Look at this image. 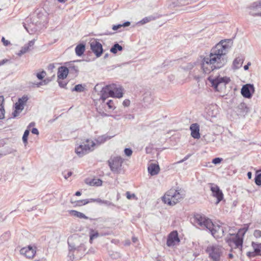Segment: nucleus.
I'll list each match as a JSON object with an SVG mask.
<instances>
[{
    "mask_svg": "<svg viewBox=\"0 0 261 261\" xmlns=\"http://www.w3.org/2000/svg\"><path fill=\"white\" fill-rule=\"evenodd\" d=\"M232 41L230 39L221 40L211 50L209 55L205 57L202 63L203 72L209 74L215 69L223 67L227 63L226 55L231 46Z\"/></svg>",
    "mask_w": 261,
    "mask_h": 261,
    "instance_id": "obj_1",
    "label": "nucleus"
},
{
    "mask_svg": "<svg viewBox=\"0 0 261 261\" xmlns=\"http://www.w3.org/2000/svg\"><path fill=\"white\" fill-rule=\"evenodd\" d=\"M185 197L181 190L171 189L168 191L162 197V200L169 205L173 206L179 202Z\"/></svg>",
    "mask_w": 261,
    "mask_h": 261,
    "instance_id": "obj_2",
    "label": "nucleus"
},
{
    "mask_svg": "<svg viewBox=\"0 0 261 261\" xmlns=\"http://www.w3.org/2000/svg\"><path fill=\"white\" fill-rule=\"evenodd\" d=\"M96 143L91 139H87L83 141L82 144L75 148V152L79 157L94 150Z\"/></svg>",
    "mask_w": 261,
    "mask_h": 261,
    "instance_id": "obj_3",
    "label": "nucleus"
},
{
    "mask_svg": "<svg viewBox=\"0 0 261 261\" xmlns=\"http://www.w3.org/2000/svg\"><path fill=\"white\" fill-rule=\"evenodd\" d=\"M244 237L238 232L237 234L229 233L225 239L226 242L228 245L234 249H238L240 252L242 251Z\"/></svg>",
    "mask_w": 261,
    "mask_h": 261,
    "instance_id": "obj_4",
    "label": "nucleus"
},
{
    "mask_svg": "<svg viewBox=\"0 0 261 261\" xmlns=\"http://www.w3.org/2000/svg\"><path fill=\"white\" fill-rule=\"evenodd\" d=\"M207 80L211 83L212 86L217 91H220L222 89L225 88L226 85L230 81L228 77H221L219 75L216 77L210 75Z\"/></svg>",
    "mask_w": 261,
    "mask_h": 261,
    "instance_id": "obj_5",
    "label": "nucleus"
},
{
    "mask_svg": "<svg viewBox=\"0 0 261 261\" xmlns=\"http://www.w3.org/2000/svg\"><path fill=\"white\" fill-rule=\"evenodd\" d=\"M224 248L221 245L213 244L208 246L206 250L209 257L214 261H219Z\"/></svg>",
    "mask_w": 261,
    "mask_h": 261,
    "instance_id": "obj_6",
    "label": "nucleus"
},
{
    "mask_svg": "<svg viewBox=\"0 0 261 261\" xmlns=\"http://www.w3.org/2000/svg\"><path fill=\"white\" fill-rule=\"evenodd\" d=\"M194 223L195 226L201 229H207L213 225V222L210 219L199 214L194 215Z\"/></svg>",
    "mask_w": 261,
    "mask_h": 261,
    "instance_id": "obj_7",
    "label": "nucleus"
},
{
    "mask_svg": "<svg viewBox=\"0 0 261 261\" xmlns=\"http://www.w3.org/2000/svg\"><path fill=\"white\" fill-rule=\"evenodd\" d=\"M194 223L195 226L201 229H207L213 225V222L210 219L199 214L194 215Z\"/></svg>",
    "mask_w": 261,
    "mask_h": 261,
    "instance_id": "obj_8",
    "label": "nucleus"
},
{
    "mask_svg": "<svg viewBox=\"0 0 261 261\" xmlns=\"http://www.w3.org/2000/svg\"><path fill=\"white\" fill-rule=\"evenodd\" d=\"M111 171L115 173H119L122 164L123 162V159L120 156H112L108 161Z\"/></svg>",
    "mask_w": 261,
    "mask_h": 261,
    "instance_id": "obj_9",
    "label": "nucleus"
},
{
    "mask_svg": "<svg viewBox=\"0 0 261 261\" xmlns=\"http://www.w3.org/2000/svg\"><path fill=\"white\" fill-rule=\"evenodd\" d=\"M28 99L29 98L26 95H24L18 99V101L15 104V110L12 113L14 117H16L19 115L20 113L23 110L24 105Z\"/></svg>",
    "mask_w": 261,
    "mask_h": 261,
    "instance_id": "obj_10",
    "label": "nucleus"
},
{
    "mask_svg": "<svg viewBox=\"0 0 261 261\" xmlns=\"http://www.w3.org/2000/svg\"><path fill=\"white\" fill-rule=\"evenodd\" d=\"M224 229L225 227H223L218 224H214L213 223V225L211 226L210 227H208L207 229L211 232L212 235L216 239L221 238L224 236Z\"/></svg>",
    "mask_w": 261,
    "mask_h": 261,
    "instance_id": "obj_11",
    "label": "nucleus"
},
{
    "mask_svg": "<svg viewBox=\"0 0 261 261\" xmlns=\"http://www.w3.org/2000/svg\"><path fill=\"white\" fill-rule=\"evenodd\" d=\"M109 88V94L111 97L121 98L123 96V89L120 85L115 84L108 85Z\"/></svg>",
    "mask_w": 261,
    "mask_h": 261,
    "instance_id": "obj_12",
    "label": "nucleus"
},
{
    "mask_svg": "<svg viewBox=\"0 0 261 261\" xmlns=\"http://www.w3.org/2000/svg\"><path fill=\"white\" fill-rule=\"evenodd\" d=\"M209 185L211 186L210 188L212 192L213 196L217 198V204H218L223 199V194L217 185L212 183H210Z\"/></svg>",
    "mask_w": 261,
    "mask_h": 261,
    "instance_id": "obj_13",
    "label": "nucleus"
},
{
    "mask_svg": "<svg viewBox=\"0 0 261 261\" xmlns=\"http://www.w3.org/2000/svg\"><path fill=\"white\" fill-rule=\"evenodd\" d=\"M180 242L176 231L171 232L168 236L167 241V245L168 247H173Z\"/></svg>",
    "mask_w": 261,
    "mask_h": 261,
    "instance_id": "obj_14",
    "label": "nucleus"
},
{
    "mask_svg": "<svg viewBox=\"0 0 261 261\" xmlns=\"http://www.w3.org/2000/svg\"><path fill=\"white\" fill-rule=\"evenodd\" d=\"M36 247L28 246L21 248L20 250L21 254L24 255L29 258H32L35 256L36 252Z\"/></svg>",
    "mask_w": 261,
    "mask_h": 261,
    "instance_id": "obj_15",
    "label": "nucleus"
},
{
    "mask_svg": "<svg viewBox=\"0 0 261 261\" xmlns=\"http://www.w3.org/2000/svg\"><path fill=\"white\" fill-rule=\"evenodd\" d=\"M90 47L92 51L97 57L101 55L103 49L102 45L100 42L93 40L90 42Z\"/></svg>",
    "mask_w": 261,
    "mask_h": 261,
    "instance_id": "obj_16",
    "label": "nucleus"
},
{
    "mask_svg": "<svg viewBox=\"0 0 261 261\" xmlns=\"http://www.w3.org/2000/svg\"><path fill=\"white\" fill-rule=\"evenodd\" d=\"M254 91V88L253 85L246 84L242 88L241 94L244 97L250 98L252 97Z\"/></svg>",
    "mask_w": 261,
    "mask_h": 261,
    "instance_id": "obj_17",
    "label": "nucleus"
},
{
    "mask_svg": "<svg viewBox=\"0 0 261 261\" xmlns=\"http://www.w3.org/2000/svg\"><path fill=\"white\" fill-rule=\"evenodd\" d=\"M259 8H261V0L253 3L249 7L250 10V15L253 16H261V12H256V11Z\"/></svg>",
    "mask_w": 261,
    "mask_h": 261,
    "instance_id": "obj_18",
    "label": "nucleus"
},
{
    "mask_svg": "<svg viewBox=\"0 0 261 261\" xmlns=\"http://www.w3.org/2000/svg\"><path fill=\"white\" fill-rule=\"evenodd\" d=\"M68 244L70 251L74 252L75 251H77V252H79L81 255H83L86 250V247L84 244L81 243L80 245L76 246L74 244L70 243L69 241L68 242Z\"/></svg>",
    "mask_w": 261,
    "mask_h": 261,
    "instance_id": "obj_19",
    "label": "nucleus"
},
{
    "mask_svg": "<svg viewBox=\"0 0 261 261\" xmlns=\"http://www.w3.org/2000/svg\"><path fill=\"white\" fill-rule=\"evenodd\" d=\"M35 39H33L31 41H30L28 44H25L23 47H21L20 51L17 53V55L20 57L23 54H24L25 53H27L29 50L31 49V48L33 47L35 44Z\"/></svg>",
    "mask_w": 261,
    "mask_h": 261,
    "instance_id": "obj_20",
    "label": "nucleus"
},
{
    "mask_svg": "<svg viewBox=\"0 0 261 261\" xmlns=\"http://www.w3.org/2000/svg\"><path fill=\"white\" fill-rule=\"evenodd\" d=\"M190 130L191 131V135L194 139H199L200 137L199 133V126L197 123H193L190 126Z\"/></svg>",
    "mask_w": 261,
    "mask_h": 261,
    "instance_id": "obj_21",
    "label": "nucleus"
},
{
    "mask_svg": "<svg viewBox=\"0 0 261 261\" xmlns=\"http://www.w3.org/2000/svg\"><path fill=\"white\" fill-rule=\"evenodd\" d=\"M68 74V70L67 67L61 66L58 68V79L64 80L66 78Z\"/></svg>",
    "mask_w": 261,
    "mask_h": 261,
    "instance_id": "obj_22",
    "label": "nucleus"
},
{
    "mask_svg": "<svg viewBox=\"0 0 261 261\" xmlns=\"http://www.w3.org/2000/svg\"><path fill=\"white\" fill-rule=\"evenodd\" d=\"M148 172L151 175H155L158 174L160 171V167L158 165L151 163L148 167Z\"/></svg>",
    "mask_w": 261,
    "mask_h": 261,
    "instance_id": "obj_23",
    "label": "nucleus"
},
{
    "mask_svg": "<svg viewBox=\"0 0 261 261\" xmlns=\"http://www.w3.org/2000/svg\"><path fill=\"white\" fill-rule=\"evenodd\" d=\"M109 88L108 85L102 88L100 91V99H102L103 102L109 97L110 96L109 94Z\"/></svg>",
    "mask_w": 261,
    "mask_h": 261,
    "instance_id": "obj_24",
    "label": "nucleus"
},
{
    "mask_svg": "<svg viewBox=\"0 0 261 261\" xmlns=\"http://www.w3.org/2000/svg\"><path fill=\"white\" fill-rule=\"evenodd\" d=\"M89 242L90 244H92L93 240L97 239L100 236V234L97 230L93 229H90L89 230Z\"/></svg>",
    "mask_w": 261,
    "mask_h": 261,
    "instance_id": "obj_25",
    "label": "nucleus"
},
{
    "mask_svg": "<svg viewBox=\"0 0 261 261\" xmlns=\"http://www.w3.org/2000/svg\"><path fill=\"white\" fill-rule=\"evenodd\" d=\"M67 69L68 70V73L72 74L73 75H76L79 71L77 66H75L73 64H68Z\"/></svg>",
    "mask_w": 261,
    "mask_h": 261,
    "instance_id": "obj_26",
    "label": "nucleus"
},
{
    "mask_svg": "<svg viewBox=\"0 0 261 261\" xmlns=\"http://www.w3.org/2000/svg\"><path fill=\"white\" fill-rule=\"evenodd\" d=\"M251 246L253 249V251L258 254V255L261 256V243L252 242Z\"/></svg>",
    "mask_w": 261,
    "mask_h": 261,
    "instance_id": "obj_27",
    "label": "nucleus"
},
{
    "mask_svg": "<svg viewBox=\"0 0 261 261\" xmlns=\"http://www.w3.org/2000/svg\"><path fill=\"white\" fill-rule=\"evenodd\" d=\"M111 138V137H110L108 136L107 134H105L97 137L95 141L98 145H100L101 144L105 143L106 141L110 139Z\"/></svg>",
    "mask_w": 261,
    "mask_h": 261,
    "instance_id": "obj_28",
    "label": "nucleus"
},
{
    "mask_svg": "<svg viewBox=\"0 0 261 261\" xmlns=\"http://www.w3.org/2000/svg\"><path fill=\"white\" fill-rule=\"evenodd\" d=\"M173 7H179L189 4L188 0H172Z\"/></svg>",
    "mask_w": 261,
    "mask_h": 261,
    "instance_id": "obj_29",
    "label": "nucleus"
},
{
    "mask_svg": "<svg viewBox=\"0 0 261 261\" xmlns=\"http://www.w3.org/2000/svg\"><path fill=\"white\" fill-rule=\"evenodd\" d=\"M85 50V46L83 44L77 45L75 48L76 55L78 56H81L84 54Z\"/></svg>",
    "mask_w": 261,
    "mask_h": 261,
    "instance_id": "obj_30",
    "label": "nucleus"
},
{
    "mask_svg": "<svg viewBox=\"0 0 261 261\" xmlns=\"http://www.w3.org/2000/svg\"><path fill=\"white\" fill-rule=\"evenodd\" d=\"M4 98L3 96H0V119L5 117V109L4 107Z\"/></svg>",
    "mask_w": 261,
    "mask_h": 261,
    "instance_id": "obj_31",
    "label": "nucleus"
},
{
    "mask_svg": "<svg viewBox=\"0 0 261 261\" xmlns=\"http://www.w3.org/2000/svg\"><path fill=\"white\" fill-rule=\"evenodd\" d=\"M69 214L72 215L76 217L82 218V219H87L88 217L83 213L77 212L75 210H71L69 211Z\"/></svg>",
    "mask_w": 261,
    "mask_h": 261,
    "instance_id": "obj_32",
    "label": "nucleus"
},
{
    "mask_svg": "<svg viewBox=\"0 0 261 261\" xmlns=\"http://www.w3.org/2000/svg\"><path fill=\"white\" fill-rule=\"evenodd\" d=\"M243 63V59L238 57L234 60L233 62V66L234 68L238 69L242 66Z\"/></svg>",
    "mask_w": 261,
    "mask_h": 261,
    "instance_id": "obj_33",
    "label": "nucleus"
},
{
    "mask_svg": "<svg viewBox=\"0 0 261 261\" xmlns=\"http://www.w3.org/2000/svg\"><path fill=\"white\" fill-rule=\"evenodd\" d=\"M155 19V17L151 15L147 17H145V18H143L141 20L139 21V23L142 24H144L151 21L154 20Z\"/></svg>",
    "mask_w": 261,
    "mask_h": 261,
    "instance_id": "obj_34",
    "label": "nucleus"
},
{
    "mask_svg": "<svg viewBox=\"0 0 261 261\" xmlns=\"http://www.w3.org/2000/svg\"><path fill=\"white\" fill-rule=\"evenodd\" d=\"M88 184L92 186H99L102 185V181L99 179H93L91 180Z\"/></svg>",
    "mask_w": 261,
    "mask_h": 261,
    "instance_id": "obj_35",
    "label": "nucleus"
},
{
    "mask_svg": "<svg viewBox=\"0 0 261 261\" xmlns=\"http://www.w3.org/2000/svg\"><path fill=\"white\" fill-rule=\"evenodd\" d=\"M122 47L118 43L115 44L111 48V52L116 54L118 50L121 51L122 50Z\"/></svg>",
    "mask_w": 261,
    "mask_h": 261,
    "instance_id": "obj_36",
    "label": "nucleus"
},
{
    "mask_svg": "<svg viewBox=\"0 0 261 261\" xmlns=\"http://www.w3.org/2000/svg\"><path fill=\"white\" fill-rule=\"evenodd\" d=\"M249 224H246L244 225V226L239 230L238 233L240 235H241L243 237H244L245 234L248 231L249 228Z\"/></svg>",
    "mask_w": 261,
    "mask_h": 261,
    "instance_id": "obj_37",
    "label": "nucleus"
},
{
    "mask_svg": "<svg viewBox=\"0 0 261 261\" xmlns=\"http://www.w3.org/2000/svg\"><path fill=\"white\" fill-rule=\"evenodd\" d=\"M254 181L256 185L261 186V173H259V171L256 173Z\"/></svg>",
    "mask_w": 261,
    "mask_h": 261,
    "instance_id": "obj_38",
    "label": "nucleus"
},
{
    "mask_svg": "<svg viewBox=\"0 0 261 261\" xmlns=\"http://www.w3.org/2000/svg\"><path fill=\"white\" fill-rule=\"evenodd\" d=\"M97 203H99L100 204H103L105 205H107L108 206H115V204L113 203L112 202L108 201V200H101L100 198H98Z\"/></svg>",
    "mask_w": 261,
    "mask_h": 261,
    "instance_id": "obj_39",
    "label": "nucleus"
},
{
    "mask_svg": "<svg viewBox=\"0 0 261 261\" xmlns=\"http://www.w3.org/2000/svg\"><path fill=\"white\" fill-rule=\"evenodd\" d=\"M74 203H75L76 206H82L89 203V201L88 199H83L76 201Z\"/></svg>",
    "mask_w": 261,
    "mask_h": 261,
    "instance_id": "obj_40",
    "label": "nucleus"
},
{
    "mask_svg": "<svg viewBox=\"0 0 261 261\" xmlns=\"http://www.w3.org/2000/svg\"><path fill=\"white\" fill-rule=\"evenodd\" d=\"M84 90V87L81 84H78L76 85L74 88L72 90V91H76L79 92H81L83 91Z\"/></svg>",
    "mask_w": 261,
    "mask_h": 261,
    "instance_id": "obj_41",
    "label": "nucleus"
},
{
    "mask_svg": "<svg viewBox=\"0 0 261 261\" xmlns=\"http://www.w3.org/2000/svg\"><path fill=\"white\" fill-rule=\"evenodd\" d=\"M30 133V130L29 129H27L24 131L23 137H22V141L24 144L28 143V137Z\"/></svg>",
    "mask_w": 261,
    "mask_h": 261,
    "instance_id": "obj_42",
    "label": "nucleus"
},
{
    "mask_svg": "<svg viewBox=\"0 0 261 261\" xmlns=\"http://www.w3.org/2000/svg\"><path fill=\"white\" fill-rule=\"evenodd\" d=\"M107 105L108 106L109 109L111 110H114L115 109V106L114 103V101L112 100H109L107 103Z\"/></svg>",
    "mask_w": 261,
    "mask_h": 261,
    "instance_id": "obj_43",
    "label": "nucleus"
},
{
    "mask_svg": "<svg viewBox=\"0 0 261 261\" xmlns=\"http://www.w3.org/2000/svg\"><path fill=\"white\" fill-rule=\"evenodd\" d=\"M46 75V72L42 71L36 74V76L39 80H42Z\"/></svg>",
    "mask_w": 261,
    "mask_h": 261,
    "instance_id": "obj_44",
    "label": "nucleus"
},
{
    "mask_svg": "<svg viewBox=\"0 0 261 261\" xmlns=\"http://www.w3.org/2000/svg\"><path fill=\"white\" fill-rule=\"evenodd\" d=\"M246 255L249 258H253L258 255L254 251L247 252Z\"/></svg>",
    "mask_w": 261,
    "mask_h": 261,
    "instance_id": "obj_45",
    "label": "nucleus"
},
{
    "mask_svg": "<svg viewBox=\"0 0 261 261\" xmlns=\"http://www.w3.org/2000/svg\"><path fill=\"white\" fill-rule=\"evenodd\" d=\"M254 236L256 238H259L261 237V231L260 230H255L253 233Z\"/></svg>",
    "mask_w": 261,
    "mask_h": 261,
    "instance_id": "obj_46",
    "label": "nucleus"
},
{
    "mask_svg": "<svg viewBox=\"0 0 261 261\" xmlns=\"http://www.w3.org/2000/svg\"><path fill=\"white\" fill-rule=\"evenodd\" d=\"M124 153L126 156H130L132 154L133 151L130 148H125L124 149Z\"/></svg>",
    "mask_w": 261,
    "mask_h": 261,
    "instance_id": "obj_47",
    "label": "nucleus"
},
{
    "mask_svg": "<svg viewBox=\"0 0 261 261\" xmlns=\"http://www.w3.org/2000/svg\"><path fill=\"white\" fill-rule=\"evenodd\" d=\"M222 161V158H216L212 160V163L214 164H218L221 162Z\"/></svg>",
    "mask_w": 261,
    "mask_h": 261,
    "instance_id": "obj_48",
    "label": "nucleus"
},
{
    "mask_svg": "<svg viewBox=\"0 0 261 261\" xmlns=\"http://www.w3.org/2000/svg\"><path fill=\"white\" fill-rule=\"evenodd\" d=\"M126 195L127 198L128 199H130L132 198H135L136 196L134 194H131L129 192H127L126 193Z\"/></svg>",
    "mask_w": 261,
    "mask_h": 261,
    "instance_id": "obj_49",
    "label": "nucleus"
},
{
    "mask_svg": "<svg viewBox=\"0 0 261 261\" xmlns=\"http://www.w3.org/2000/svg\"><path fill=\"white\" fill-rule=\"evenodd\" d=\"M63 174L64 178L67 179L68 177L71 176L72 172L71 171H68L67 174H66L65 172L63 173Z\"/></svg>",
    "mask_w": 261,
    "mask_h": 261,
    "instance_id": "obj_50",
    "label": "nucleus"
},
{
    "mask_svg": "<svg viewBox=\"0 0 261 261\" xmlns=\"http://www.w3.org/2000/svg\"><path fill=\"white\" fill-rule=\"evenodd\" d=\"M58 83H59V86L62 88H64L67 85V83L66 82L61 81H59V79H58Z\"/></svg>",
    "mask_w": 261,
    "mask_h": 261,
    "instance_id": "obj_51",
    "label": "nucleus"
},
{
    "mask_svg": "<svg viewBox=\"0 0 261 261\" xmlns=\"http://www.w3.org/2000/svg\"><path fill=\"white\" fill-rule=\"evenodd\" d=\"M124 118L125 119H129V120H130V119H133L134 118V117L133 115L132 114H126V115H125L124 116Z\"/></svg>",
    "mask_w": 261,
    "mask_h": 261,
    "instance_id": "obj_52",
    "label": "nucleus"
},
{
    "mask_svg": "<svg viewBox=\"0 0 261 261\" xmlns=\"http://www.w3.org/2000/svg\"><path fill=\"white\" fill-rule=\"evenodd\" d=\"M190 156H191V154L187 155L183 159L177 162V163H181L184 162V161L187 160L190 158Z\"/></svg>",
    "mask_w": 261,
    "mask_h": 261,
    "instance_id": "obj_53",
    "label": "nucleus"
},
{
    "mask_svg": "<svg viewBox=\"0 0 261 261\" xmlns=\"http://www.w3.org/2000/svg\"><path fill=\"white\" fill-rule=\"evenodd\" d=\"M121 28H122V24L114 25L113 26L112 29L114 31H117Z\"/></svg>",
    "mask_w": 261,
    "mask_h": 261,
    "instance_id": "obj_54",
    "label": "nucleus"
},
{
    "mask_svg": "<svg viewBox=\"0 0 261 261\" xmlns=\"http://www.w3.org/2000/svg\"><path fill=\"white\" fill-rule=\"evenodd\" d=\"M130 105V101L128 99H125L123 102V105L125 107H128Z\"/></svg>",
    "mask_w": 261,
    "mask_h": 261,
    "instance_id": "obj_55",
    "label": "nucleus"
},
{
    "mask_svg": "<svg viewBox=\"0 0 261 261\" xmlns=\"http://www.w3.org/2000/svg\"><path fill=\"white\" fill-rule=\"evenodd\" d=\"M2 41L5 46H7L10 44V42L8 40H6L4 37L2 38Z\"/></svg>",
    "mask_w": 261,
    "mask_h": 261,
    "instance_id": "obj_56",
    "label": "nucleus"
},
{
    "mask_svg": "<svg viewBox=\"0 0 261 261\" xmlns=\"http://www.w3.org/2000/svg\"><path fill=\"white\" fill-rule=\"evenodd\" d=\"M32 133L33 134L38 135L39 134V131L36 128H33L32 130Z\"/></svg>",
    "mask_w": 261,
    "mask_h": 261,
    "instance_id": "obj_57",
    "label": "nucleus"
},
{
    "mask_svg": "<svg viewBox=\"0 0 261 261\" xmlns=\"http://www.w3.org/2000/svg\"><path fill=\"white\" fill-rule=\"evenodd\" d=\"M8 62V60L6 59H3V60L0 61V66H2V65H4L5 64L7 63Z\"/></svg>",
    "mask_w": 261,
    "mask_h": 261,
    "instance_id": "obj_58",
    "label": "nucleus"
},
{
    "mask_svg": "<svg viewBox=\"0 0 261 261\" xmlns=\"http://www.w3.org/2000/svg\"><path fill=\"white\" fill-rule=\"evenodd\" d=\"M129 25H130V22H129V21H126V22H124V23H123V24H122V27H128V26H129Z\"/></svg>",
    "mask_w": 261,
    "mask_h": 261,
    "instance_id": "obj_59",
    "label": "nucleus"
},
{
    "mask_svg": "<svg viewBox=\"0 0 261 261\" xmlns=\"http://www.w3.org/2000/svg\"><path fill=\"white\" fill-rule=\"evenodd\" d=\"M251 65L250 62L248 63V64L244 66V69L245 70H247L249 68V66Z\"/></svg>",
    "mask_w": 261,
    "mask_h": 261,
    "instance_id": "obj_60",
    "label": "nucleus"
},
{
    "mask_svg": "<svg viewBox=\"0 0 261 261\" xmlns=\"http://www.w3.org/2000/svg\"><path fill=\"white\" fill-rule=\"evenodd\" d=\"M138 239L137 237H132V241L133 243H135L137 242H138Z\"/></svg>",
    "mask_w": 261,
    "mask_h": 261,
    "instance_id": "obj_61",
    "label": "nucleus"
},
{
    "mask_svg": "<svg viewBox=\"0 0 261 261\" xmlns=\"http://www.w3.org/2000/svg\"><path fill=\"white\" fill-rule=\"evenodd\" d=\"M88 200L89 201V202H97L98 198H97V199L91 198V199H88Z\"/></svg>",
    "mask_w": 261,
    "mask_h": 261,
    "instance_id": "obj_62",
    "label": "nucleus"
},
{
    "mask_svg": "<svg viewBox=\"0 0 261 261\" xmlns=\"http://www.w3.org/2000/svg\"><path fill=\"white\" fill-rule=\"evenodd\" d=\"M130 241L128 240L125 241L124 245L125 246H129L130 245Z\"/></svg>",
    "mask_w": 261,
    "mask_h": 261,
    "instance_id": "obj_63",
    "label": "nucleus"
},
{
    "mask_svg": "<svg viewBox=\"0 0 261 261\" xmlns=\"http://www.w3.org/2000/svg\"><path fill=\"white\" fill-rule=\"evenodd\" d=\"M247 176L249 179H251L252 177V173L251 172H248L247 173Z\"/></svg>",
    "mask_w": 261,
    "mask_h": 261,
    "instance_id": "obj_64",
    "label": "nucleus"
}]
</instances>
